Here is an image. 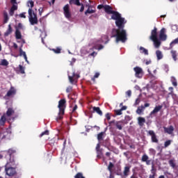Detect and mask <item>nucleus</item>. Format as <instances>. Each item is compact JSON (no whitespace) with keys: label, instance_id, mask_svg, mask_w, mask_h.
Returning <instances> with one entry per match:
<instances>
[{"label":"nucleus","instance_id":"f257e3e1","mask_svg":"<svg viewBox=\"0 0 178 178\" xmlns=\"http://www.w3.org/2000/svg\"><path fill=\"white\" fill-rule=\"evenodd\" d=\"M127 20L123 18L115 22V24L118 29H113V33L115 35L113 37L116 38V42H122L124 43L127 40V34L126 30H124L125 24H127Z\"/></svg>","mask_w":178,"mask_h":178},{"label":"nucleus","instance_id":"f03ea898","mask_svg":"<svg viewBox=\"0 0 178 178\" xmlns=\"http://www.w3.org/2000/svg\"><path fill=\"white\" fill-rule=\"evenodd\" d=\"M104 11L107 15H112L111 19L115 20V22L124 19L121 14L117 11H114L113 8L108 5H105Z\"/></svg>","mask_w":178,"mask_h":178},{"label":"nucleus","instance_id":"7ed1b4c3","mask_svg":"<svg viewBox=\"0 0 178 178\" xmlns=\"http://www.w3.org/2000/svg\"><path fill=\"white\" fill-rule=\"evenodd\" d=\"M15 165H12L10 162H8L5 165L6 174L9 177H13L17 175L16 168H13Z\"/></svg>","mask_w":178,"mask_h":178},{"label":"nucleus","instance_id":"20e7f679","mask_svg":"<svg viewBox=\"0 0 178 178\" xmlns=\"http://www.w3.org/2000/svg\"><path fill=\"white\" fill-rule=\"evenodd\" d=\"M29 22L31 25L38 24V20L37 15L35 14L31 8L29 9Z\"/></svg>","mask_w":178,"mask_h":178},{"label":"nucleus","instance_id":"39448f33","mask_svg":"<svg viewBox=\"0 0 178 178\" xmlns=\"http://www.w3.org/2000/svg\"><path fill=\"white\" fill-rule=\"evenodd\" d=\"M60 111V114L64 115L65 114V110L66 108V100L65 99H62L58 102V106Z\"/></svg>","mask_w":178,"mask_h":178},{"label":"nucleus","instance_id":"423d86ee","mask_svg":"<svg viewBox=\"0 0 178 178\" xmlns=\"http://www.w3.org/2000/svg\"><path fill=\"white\" fill-rule=\"evenodd\" d=\"M6 156L8 155L10 158V162L12 163V165H15L14 159H12V156L16 153V150L13 148H10L8 150H6L3 152Z\"/></svg>","mask_w":178,"mask_h":178},{"label":"nucleus","instance_id":"0eeeda50","mask_svg":"<svg viewBox=\"0 0 178 178\" xmlns=\"http://www.w3.org/2000/svg\"><path fill=\"white\" fill-rule=\"evenodd\" d=\"M123 122L122 121H116L115 120L111 121L109 122V124L113 126V125H115L116 126L117 129H118L119 130H122V128H123Z\"/></svg>","mask_w":178,"mask_h":178},{"label":"nucleus","instance_id":"6e6552de","mask_svg":"<svg viewBox=\"0 0 178 178\" xmlns=\"http://www.w3.org/2000/svg\"><path fill=\"white\" fill-rule=\"evenodd\" d=\"M134 72H136L135 76L137 78L141 79L143 76V70L140 67H136L134 68Z\"/></svg>","mask_w":178,"mask_h":178},{"label":"nucleus","instance_id":"1a4fd4ad","mask_svg":"<svg viewBox=\"0 0 178 178\" xmlns=\"http://www.w3.org/2000/svg\"><path fill=\"white\" fill-rule=\"evenodd\" d=\"M17 90L14 87H11L5 95L4 98L8 99V97H13L16 95Z\"/></svg>","mask_w":178,"mask_h":178},{"label":"nucleus","instance_id":"9d476101","mask_svg":"<svg viewBox=\"0 0 178 178\" xmlns=\"http://www.w3.org/2000/svg\"><path fill=\"white\" fill-rule=\"evenodd\" d=\"M68 78H69V80H70V82L72 83V84H74L75 83H76V79L78 78H79V76L78 74H75V72H73L72 75H68Z\"/></svg>","mask_w":178,"mask_h":178},{"label":"nucleus","instance_id":"9b49d317","mask_svg":"<svg viewBox=\"0 0 178 178\" xmlns=\"http://www.w3.org/2000/svg\"><path fill=\"white\" fill-rule=\"evenodd\" d=\"M63 11H64V15L67 19H70L72 17V14L70 10V6L67 4L64 8H63Z\"/></svg>","mask_w":178,"mask_h":178},{"label":"nucleus","instance_id":"f8f14e48","mask_svg":"<svg viewBox=\"0 0 178 178\" xmlns=\"http://www.w3.org/2000/svg\"><path fill=\"white\" fill-rule=\"evenodd\" d=\"M166 29L165 28L161 29L160 31L159 38L161 41H165L167 40V35L165 34Z\"/></svg>","mask_w":178,"mask_h":178},{"label":"nucleus","instance_id":"ddd939ff","mask_svg":"<svg viewBox=\"0 0 178 178\" xmlns=\"http://www.w3.org/2000/svg\"><path fill=\"white\" fill-rule=\"evenodd\" d=\"M157 28L154 27V30L152 31L151 33V36H150V40H155L156 39H158V33H157Z\"/></svg>","mask_w":178,"mask_h":178},{"label":"nucleus","instance_id":"4468645a","mask_svg":"<svg viewBox=\"0 0 178 178\" xmlns=\"http://www.w3.org/2000/svg\"><path fill=\"white\" fill-rule=\"evenodd\" d=\"M96 151L97 154V158L101 159L103 156V149L100 148V144L98 143L96 147Z\"/></svg>","mask_w":178,"mask_h":178},{"label":"nucleus","instance_id":"2eb2a0df","mask_svg":"<svg viewBox=\"0 0 178 178\" xmlns=\"http://www.w3.org/2000/svg\"><path fill=\"white\" fill-rule=\"evenodd\" d=\"M148 134L152 136V141L153 143H157L159 142V140L156 138V134L154 133V131L150 130V131H148Z\"/></svg>","mask_w":178,"mask_h":178},{"label":"nucleus","instance_id":"dca6fc26","mask_svg":"<svg viewBox=\"0 0 178 178\" xmlns=\"http://www.w3.org/2000/svg\"><path fill=\"white\" fill-rule=\"evenodd\" d=\"M163 129H164V133H167L168 134H172L175 130L173 126L172 125L168 127H164Z\"/></svg>","mask_w":178,"mask_h":178},{"label":"nucleus","instance_id":"f3484780","mask_svg":"<svg viewBox=\"0 0 178 178\" xmlns=\"http://www.w3.org/2000/svg\"><path fill=\"white\" fill-rule=\"evenodd\" d=\"M156 169L155 168L154 165H152V170H151V175H149V178H155V177L157 175L156 174Z\"/></svg>","mask_w":178,"mask_h":178},{"label":"nucleus","instance_id":"a211bd4d","mask_svg":"<svg viewBox=\"0 0 178 178\" xmlns=\"http://www.w3.org/2000/svg\"><path fill=\"white\" fill-rule=\"evenodd\" d=\"M162 108H163L162 106H156L155 108L154 109V111H152L150 113V114H149L150 117L152 118V115L156 114V113H159L161 110Z\"/></svg>","mask_w":178,"mask_h":178},{"label":"nucleus","instance_id":"6ab92c4d","mask_svg":"<svg viewBox=\"0 0 178 178\" xmlns=\"http://www.w3.org/2000/svg\"><path fill=\"white\" fill-rule=\"evenodd\" d=\"M142 161L146 162V164L147 165H149L151 164L152 161L149 159V156L147 154H144L142 156Z\"/></svg>","mask_w":178,"mask_h":178},{"label":"nucleus","instance_id":"aec40b11","mask_svg":"<svg viewBox=\"0 0 178 178\" xmlns=\"http://www.w3.org/2000/svg\"><path fill=\"white\" fill-rule=\"evenodd\" d=\"M17 72L22 74H25V67L22 65H19V67L17 68Z\"/></svg>","mask_w":178,"mask_h":178},{"label":"nucleus","instance_id":"412c9836","mask_svg":"<svg viewBox=\"0 0 178 178\" xmlns=\"http://www.w3.org/2000/svg\"><path fill=\"white\" fill-rule=\"evenodd\" d=\"M129 172H130V167L129 166H126L124 168L122 175H124L125 177H127V176L129 175Z\"/></svg>","mask_w":178,"mask_h":178},{"label":"nucleus","instance_id":"4be33fe9","mask_svg":"<svg viewBox=\"0 0 178 178\" xmlns=\"http://www.w3.org/2000/svg\"><path fill=\"white\" fill-rule=\"evenodd\" d=\"M171 56L172 57V60H174V61H177V52L175 50H171Z\"/></svg>","mask_w":178,"mask_h":178},{"label":"nucleus","instance_id":"5701e85b","mask_svg":"<svg viewBox=\"0 0 178 178\" xmlns=\"http://www.w3.org/2000/svg\"><path fill=\"white\" fill-rule=\"evenodd\" d=\"M138 124L140 127H143L144 125V123H145V122H146V120L144 118H142V117H139L138 118Z\"/></svg>","mask_w":178,"mask_h":178},{"label":"nucleus","instance_id":"b1692460","mask_svg":"<svg viewBox=\"0 0 178 178\" xmlns=\"http://www.w3.org/2000/svg\"><path fill=\"white\" fill-rule=\"evenodd\" d=\"M156 57H157L158 60H160L163 58V55L162 52L160 50H157L156 51Z\"/></svg>","mask_w":178,"mask_h":178},{"label":"nucleus","instance_id":"393cba45","mask_svg":"<svg viewBox=\"0 0 178 178\" xmlns=\"http://www.w3.org/2000/svg\"><path fill=\"white\" fill-rule=\"evenodd\" d=\"M15 113V111L12 108H9L6 113L7 117H10Z\"/></svg>","mask_w":178,"mask_h":178},{"label":"nucleus","instance_id":"a878e982","mask_svg":"<svg viewBox=\"0 0 178 178\" xmlns=\"http://www.w3.org/2000/svg\"><path fill=\"white\" fill-rule=\"evenodd\" d=\"M70 5L74 4V5L78 6H81V5L79 0H70Z\"/></svg>","mask_w":178,"mask_h":178},{"label":"nucleus","instance_id":"bb28decb","mask_svg":"<svg viewBox=\"0 0 178 178\" xmlns=\"http://www.w3.org/2000/svg\"><path fill=\"white\" fill-rule=\"evenodd\" d=\"M12 32H13V29H12V27H11V25L9 24V25H8V30L6 31V32L5 33L4 35H5V36H8L9 35L11 34Z\"/></svg>","mask_w":178,"mask_h":178},{"label":"nucleus","instance_id":"cd10ccee","mask_svg":"<svg viewBox=\"0 0 178 178\" xmlns=\"http://www.w3.org/2000/svg\"><path fill=\"white\" fill-rule=\"evenodd\" d=\"M6 121V119L4 114L3 115L1 116L0 119V127L4 126Z\"/></svg>","mask_w":178,"mask_h":178},{"label":"nucleus","instance_id":"c85d7f7f","mask_svg":"<svg viewBox=\"0 0 178 178\" xmlns=\"http://www.w3.org/2000/svg\"><path fill=\"white\" fill-rule=\"evenodd\" d=\"M93 111L96 112L97 113H98L101 116L103 115V113L101 111L99 107H93Z\"/></svg>","mask_w":178,"mask_h":178},{"label":"nucleus","instance_id":"c756f323","mask_svg":"<svg viewBox=\"0 0 178 178\" xmlns=\"http://www.w3.org/2000/svg\"><path fill=\"white\" fill-rule=\"evenodd\" d=\"M15 38L17 40H20L22 38L21 32L19 31V30H18V29H17L15 31Z\"/></svg>","mask_w":178,"mask_h":178},{"label":"nucleus","instance_id":"7c9ffc66","mask_svg":"<svg viewBox=\"0 0 178 178\" xmlns=\"http://www.w3.org/2000/svg\"><path fill=\"white\" fill-rule=\"evenodd\" d=\"M90 8H92L91 6H90L88 9L86 11V13H85L86 15H88V14H93L96 12L95 10H92V9H90Z\"/></svg>","mask_w":178,"mask_h":178},{"label":"nucleus","instance_id":"2f4dec72","mask_svg":"<svg viewBox=\"0 0 178 178\" xmlns=\"http://www.w3.org/2000/svg\"><path fill=\"white\" fill-rule=\"evenodd\" d=\"M145 110V107L143 106H139L136 111V113L138 114V115H141L142 113Z\"/></svg>","mask_w":178,"mask_h":178},{"label":"nucleus","instance_id":"473e14b6","mask_svg":"<svg viewBox=\"0 0 178 178\" xmlns=\"http://www.w3.org/2000/svg\"><path fill=\"white\" fill-rule=\"evenodd\" d=\"M3 23L6 24L8 22L9 18L8 13L6 11L3 12Z\"/></svg>","mask_w":178,"mask_h":178},{"label":"nucleus","instance_id":"72a5a7b5","mask_svg":"<svg viewBox=\"0 0 178 178\" xmlns=\"http://www.w3.org/2000/svg\"><path fill=\"white\" fill-rule=\"evenodd\" d=\"M178 44V38L175 40H174L171 43H170V49H172L174 47V44Z\"/></svg>","mask_w":178,"mask_h":178},{"label":"nucleus","instance_id":"f704fd0d","mask_svg":"<svg viewBox=\"0 0 178 178\" xmlns=\"http://www.w3.org/2000/svg\"><path fill=\"white\" fill-rule=\"evenodd\" d=\"M115 173L118 175H120V176H122L123 175V173L122 172V168L120 166H118V168L115 171Z\"/></svg>","mask_w":178,"mask_h":178},{"label":"nucleus","instance_id":"c9c22d12","mask_svg":"<svg viewBox=\"0 0 178 178\" xmlns=\"http://www.w3.org/2000/svg\"><path fill=\"white\" fill-rule=\"evenodd\" d=\"M19 55L21 56H23L26 61H27V56L26 55V53L22 51V48L19 49Z\"/></svg>","mask_w":178,"mask_h":178},{"label":"nucleus","instance_id":"e433bc0d","mask_svg":"<svg viewBox=\"0 0 178 178\" xmlns=\"http://www.w3.org/2000/svg\"><path fill=\"white\" fill-rule=\"evenodd\" d=\"M152 41L154 42V45L156 48H159L161 46V42L158 40V38Z\"/></svg>","mask_w":178,"mask_h":178},{"label":"nucleus","instance_id":"4c0bfd02","mask_svg":"<svg viewBox=\"0 0 178 178\" xmlns=\"http://www.w3.org/2000/svg\"><path fill=\"white\" fill-rule=\"evenodd\" d=\"M104 132H101L97 135V139L99 141H101L103 140Z\"/></svg>","mask_w":178,"mask_h":178},{"label":"nucleus","instance_id":"58836bf2","mask_svg":"<svg viewBox=\"0 0 178 178\" xmlns=\"http://www.w3.org/2000/svg\"><path fill=\"white\" fill-rule=\"evenodd\" d=\"M51 50L56 54L61 53V49L60 47H57L56 49H52Z\"/></svg>","mask_w":178,"mask_h":178},{"label":"nucleus","instance_id":"ea45409f","mask_svg":"<svg viewBox=\"0 0 178 178\" xmlns=\"http://www.w3.org/2000/svg\"><path fill=\"white\" fill-rule=\"evenodd\" d=\"M140 50L141 51L140 52L142 54H145V55H148L149 54L148 51L146 49H145L144 47H141L140 48Z\"/></svg>","mask_w":178,"mask_h":178},{"label":"nucleus","instance_id":"a19ab883","mask_svg":"<svg viewBox=\"0 0 178 178\" xmlns=\"http://www.w3.org/2000/svg\"><path fill=\"white\" fill-rule=\"evenodd\" d=\"M172 143V140H168L165 142H164V147H168V146H170Z\"/></svg>","mask_w":178,"mask_h":178},{"label":"nucleus","instance_id":"79ce46f5","mask_svg":"<svg viewBox=\"0 0 178 178\" xmlns=\"http://www.w3.org/2000/svg\"><path fill=\"white\" fill-rule=\"evenodd\" d=\"M8 64H9L8 62L6 60H5V59L1 60V65H3V66H8Z\"/></svg>","mask_w":178,"mask_h":178},{"label":"nucleus","instance_id":"37998d69","mask_svg":"<svg viewBox=\"0 0 178 178\" xmlns=\"http://www.w3.org/2000/svg\"><path fill=\"white\" fill-rule=\"evenodd\" d=\"M74 178H85V177L83 176V173H81V172H78V173L74 176Z\"/></svg>","mask_w":178,"mask_h":178},{"label":"nucleus","instance_id":"c03bdc74","mask_svg":"<svg viewBox=\"0 0 178 178\" xmlns=\"http://www.w3.org/2000/svg\"><path fill=\"white\" fill-rule=\"evenodd\" d=\"M113 167H114V165L113 164V163L110 162L109 165L108 167V170L110 171L111 173L113 172L112 168Z\"/></svg>","mask_w":178,"mask_h":178},{"label":"nucleus","instance_id":"a18cd8bd","mask_svg":"<svg viewBox=\"0 0 178 178\" xmlns=\"http://www.w3.org/2000/svg\"><path fill=\"white\" fill-rule=\"evenodd\" d=\"M114 112H115L116 115H121L122 114V111L121 109L115 110Z\"/></svg>","mask_w":178,"mask_h":178},{"label":"nucleus","instance_id":"49530a36","mask_svg":"<svg viewBox=\"0 0 178 178\" xmlns=\"http://www.w3.org/2000/svg\"><path fill=\"white\" fill-rule=\"evenodd\" d=\"M168 163H170V165H171V167L174 168L176 167V164L175 163L173 160H170V161H168Z\"/></svg>","mask_w":178,"mask_h":178},{"label":"nucleus","instance_id":"de8ad7c7","mask_svg":"<svg viewBox=\"0 0 178 178\" xmlns=\"http://www.w3.org/2000/svg\"><path fill=\"white\" fill-rule=\"evenodd\" d=\"M94 49H98V50L99 51V50L104 49V46L102 45V44H100V45H99V46L97 45V46H95V47H94Z\"/></svg>","mask_w":178,"mask_h":178},{"label":"nucleus","instance_id":"09e8293b","mask_svg":"<svg viewBox=\"0 0 178 178\" xmlns=\"http://www.w3.org/2000/svg\"><path fill=\"white\" fill-rule=\"evenodd\" d=\"M171 82L172 83V86L177 87V82L176 81V79L172 77V80L171 81Z\"/></svg>","mask_w":178,"mask_h":178},{"label":"nucleus","instance_id":"8fccbe9b","mask_svg":"<svg viewBox=\"0 0 178 178\" xmlns=\"http://www.w3.org/2000/svg\"><path fill=\"white\" fill-rule=\"evenodd\" d=\"M99 75H100V74H99V72H97V73L95 74L94 77H92V78L91 79L92 81H95V79L98 78V77L99 76Z\"/></svg>","mask_w":178,"mask_h":178},{"label":"nucleus","instance_id":"3c124183","mask_svg":"<svg viewBox=\"0 0 178 178\" xmlns=\"http://www.w3.org/2000/svg\"><path fill=\"white\" fill-rule=\"evenodd\" d=\"M64 115L60 114V111L58 113V117L56 118V120L58 122L59 120H62Z\"/></svg>","mask_w":178,"mask_h":178},{"label":"nucleus","instance_id":"603ef678","mask_svg":"<svg viewBox=\"0 0 178 178\" xmlns=\"http://www.w3.org/2000/svg\"><path fill=\"white\" fill-rule=\"evenodd\" d=\"M49 134V131H48V130H46L45 131L42 132V133L40 134V137H42V136H44V135L48 136Z\"/></svg>","mask_w":178,"mask_h":178},{"label":"nucleus","instance_id":"864d4df0","mask_svg":"<svg viewBox=\"0 0 178 178\" xmlns=\"http://www.w3.org/2000/svg\"><path fill=\"white\" fill-rule=\"evenodd\" d=\"M28 6H29V7L31 6L30 8L32 9V8L34 6V3H33V1H29V2H28Z\"/></svg>","mask_w":178,"mask_h":178},{"label":"nucleus","instance_id":"5fc2aeb1","mask_svg":"<svg viewBox=\"0 0 178 178\" xmlns=\"http://www.w3.org/2000/svg\"><path fill=\"white\" fill-rule=\"evenodd\" d=\"M134 174L131 177V178H138L137 176V173L135 172V170H133Z\"/></svg>","mask_w":178,"mask_h":178},{"label":"nucleus","instance_id":"6e6d98bb","mask_svg":"<svg viewBox=\"0 0 178 178\" xmlns=\"http://www.w3.org/2000/svg\"><path fill=\"white\" fill-rule=\"evenodd\" d=\"M17 8H18L17 6L14 4V5H13V6L11 7L10 9H11L12 10L15 11V10H17Z\"/></svg>","mask_w":178,"mask_h":178},{"label":"nucleus","instance_id":"4d7b16f0","mask_svg":"<svg viewBox=\"0 0 178 178\" xmlns=\"http://www.w3.org/2000/svg\"><path fill=\"white\" fill-rule=\"evenodd\" d=\"M72 91V86H69L67 88V90H66V92H67V93H70V92H71Z\"/></svg>","mask_w":178,"mask_h":178},{"label":"nucleus","instance_id":"13d9d810","mask_svg":"<svg viewBox=\"0 0 178 178\" xmlns=\"http://www.w3.org/2000/svg\"><path fill=\"white\" fill-rule=\"evenodd\" d=\"M149 152L152 154L155 155L156 154V150L154 149H150Z\"/></svg>","mask_w":178,"mask_h":178},{"label":"nucleus","instance_id":"bf43d9fd","mask_svg":"<svg viewBox=\"0 0 178 178\" xmlns=\"http://www.w3.org/2000/svg\"><path fill=\"white\" fill-rule=\"evenodd\" d=\"M77 108H78V106H77V105L76 104V105L74 106V108H73V109H72V113H75V111H76Z\"/></svg>","mask_w":178,"mask_h":178},{"label":"nucleus","instance_id":"052dcab7","mask_svg":"<svg viewBox=\"0 0 178 178\" xmlns=\"http://www.w3.org/2000/svg\"><path fill=\"white\" fill-rule=\"evenodd\" d=\"M97 8H98L99 10H101V9H102V8L105 9V5H99V6H97Z\"/></svg>","mask_w":178,"mask_h":178},{"label":"nucleus","instance_id":"680f3d73","mask_svg":"<svg viewBox=\"0 0 178 178\" xmlns=\"http://www.w3.org/2000/svg\"><path fill=\"white\" fill-rule=\"evenodd\" d=\"M140 99L139 98H138L136 100V102L134 104L135 106H137L140 104Z\"/></svg>","mask_w":178,"mask_h":178},{"label":"nucleus","instance_id":"e2e57ef3","mask_svg":"<svg viewBox=\"0 0 178 178\" xmlns=\"http://www.w3.org/2000/svg\"><path fill=\"white\" fill-rule=\"evenodd\" d=\"M16 29H18L19 31V29H22V24L21 23H19L17 26V27H16Z\"/></svg>","mask_w":178,"mask_h":178},{"label":"nucleus","instance_id":"0e129e2a","mask_svg":"<svg viewBox=\"0 0 178 178\" xmlns=\"http://www.w3.org/2000/svg\"><path fill=\"white\" fill-rule=\"evenodd\" d=\"M106 119L108 120H111V115H110V113H106Z\"/></svg>","mask_w":178,"mask_h":178},{"label":"nucleus","instance_id":"69168bd1","mask_svg":"<svg viewBox=\"0 0 178 178\" xmlns=\"http://www.w3.org/2000/svg\"><path fill=\"white\" fill-rule=\"evenodd\" d=\"M127 95L130 97L131 96V90H128L127 92H126Z\"/></svg>","mask_w":178,"mask_h":178},{"label":"nucleus","instance_id":"338daca9","mask_svg":"<svg viewBox=\"0 0 178 178\" xmlns=\"http://www.w3.org/2000/svg\"><path fill=\"white\" fill-rule=\"evenodd\" d=\"M25 15H26V13H22V14H20L19 15V17H21V18H26V16H25Z\"/></svg>","mask_w":178,"mask_h":178},{"label":"nucleus","instance_id":"774afa93","mask_svg":"<svg viewBox=\"0 0 178 178\" xmlns=\"http://www.w3.org/2000/svg\"><path fill=\"white\" fill-rule=\"evenodd\" d=\"M38 11H39V15L41 16L42 14V13H43V9H42V8H40V9L38 10Z\"/></svg>","mask_w":178,"mask_h":178}]
</instances>
